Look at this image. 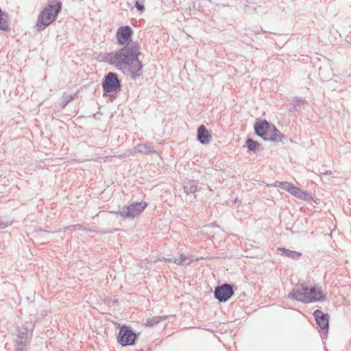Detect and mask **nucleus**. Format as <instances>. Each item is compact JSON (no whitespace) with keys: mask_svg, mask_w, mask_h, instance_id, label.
I'll return each instance as SVG.
<instances>
[{"mask_svg":"<svg viewBox=\"0 0 351 351\" xmlns=\"http://www.w3.org/2000/svg\"><path fill=\"white\" fill-rule=\"evenodd\" d=\"M305 100L300 98L293 99L291 102V106L289 108L291 112H300L301 107L304 104Z\"/></svg>","mask_w":351,"mask_h":351,"instance_id":"f3484780","label":"nucleus"},{"mask_svg":"<svg viewBox=\"0 0 351 351\" xmlns=\"http://www.w3.org/2000/svg\"><path fill=\"white\" fill-rule=\"evenodd\" d=\"M316 324L324 331V333L328 334L329 328V315L324 313L320 310H315L313 312Z\"/></svg>","mask_w":351,"mask_h":351,"instance_id":"1a4fd4ad","label":"nucleus"},{"mask_svg":"<svg viewBox=\"0 0 351 351\" xmlns=\"http://www.w3.org/2000/svg\"><path fill=\"white\" fill-rule=\"evenodd\" d=\"M108 96L109 97L110 100L113 101L116 98V95H112L111 93H108Z\"/></svg>","mask_w":351,"mask_h":351,"instance_id":"c756f323","label":"nucleus"},{"mask_svg":"<svg viewBox=\"0 0 351 351\" xmlns=\"http://www.w3.org/2000/svg\"><path fill=\"white\" fill-rule=\"evenodd\" d=\"M134 5L136 8V9L141 12H143L145 9L143 3L139 1H136L134 3Z\"/></svg>","mask_w":351,"mask_h":351,"instance_id":"bb28decb","label":"nucleus"},{"mask_svg":"<svg viewBox=\"0 0 351 351\" xmlns=\"http://www.w3.org/2000/svg\"><path fill=\"white\" fill-rule=\"evenodd\" d=\"M208 1H210V0H208Z\"/></svg>","mask_w":351,"mask_h":351,"instance_id":"2f4dec72","label":"nucleus"},{"mask_svg":"<svg viewBox=\"0 0 351 351\" xmlns=\"http://www.w3.org/2000/svg\"><path fill=\"white\" fill-rule=\"evenodd\" d=\"M306 296V291H302V283L300 284V289H293L288 295L289 299L297 300L302 303H307Z\"/></svg>","mask_w":351,"mask_h":351,"instance_id":"ddd939ff","label":"nucleus"},{"mask_svg":"<svg viewBox=\"0 0 351 351\" xmlns=\"http://www.w3.org/2000/svg\"><path fill=\"white\" fill-rule=\"evenodd\" d=\"M300 199L310 201L312 199V195L308 192L304 191Z\"/></svg>","mask_w":351,"mask_h":351,"instance_id":"a878e982","label":"nucleus"},{"mask_svg":"<svg viewBox=\"0 0 351 351\" xmlns=\"http://www.w3.org/2000/svg\"><path fill=\"white\" fill-rule=\"evenodd\" d=\"M278 252H280L282 255L293 259L298 258L301 256L300 252L286 249L285 247H278Z\"/></svg>","mask_w":351,"mask_h":351,"instance_id":"dca6fc26","label":"nucleus"},{"mask_svg":"<svg viewBox=\"0 0 351 351\" xmlns=\"http://www.w3.org/2000/svg\"><path fill=\"white\" fill-rule=\"evenodd\" d=\"M265 134H267L266 137L265 136L261 137L264 141L278 142L281 141L282 137H283V134L280 133L276 126L273 124H270L269 123L268 130L265 131Z\"/></svg>","mask_w":351,"mask_h":351,"instance_id":"9d476101","label":"nucleus"},{"mask_svg":"<svg viewBox=\"0 0 351 351\" xmlns=\"http://www.w3.org/2000/svg\"><path fill=\"white\" fill-rule=\"evenodd\" d=\"M11 224V222H8V221H6V222H3V221H0V229H4L6 227H8L9 225Z\"/></svg>","mask_w":351,"mask_h":351,"instance_id":"cd10ccee","label":"nucleus"},{"mask_svg":"<svg viewBox=\"0 0 351 351\" xmlns=\"http://www.w3.org/2000/svg\"><path fill=\"white\" fill-rule=\"evenodd\" d=\"M302 291H306V298L307 299V303L313 302H324L326 300V294L324 293L320 288L313 286L308 288L302 283Z\"/></svg>","mask_w":351,"mask_h":351,"instance_id":"423d86ee","label":"nucleus"},{"mask_svg":"<svg viewBox=\"0 0 351 351\" xmlns=\"http://www.w3.org/2000/svg\"><path fill=\"white\" fill-rule=\"evenodd\" d=\"M269 122L266 120L258 121L255 122L254 125V131L256 135L262 137L263 136H267L265 131L268 130Z\"/></svg>","mask_w":351,"mask_h":351,"instance_id":"4468645a","label":"nucleus"},{"mask_svg":"<svg viewBox=\"0 0 351 351\" xmlns=\"http://www.w3.org/2000/svg\"><path fill=\"white\" fill-rule=\"evenodd\" d=\"M147 206L145 202H133L128 206H123L115 213L123 219H134L138 216Z\"/></svg>","mask_w":351,"mask_h":351,"instance_id":"7ed1b4c3","label":"nucleus"},{"mask_svg":"<svg viewBox=\"0 0 351 351\" xmlns=\"http://www.w3.org/2000/svg\"><path fill=\"white\" fill-rule=\"evenodd\" d=\"M102 88L104 95L106 93H119L121 89V82L118 78V75L114 72H109L102 80Z\"/></svg>","mask_w":351,"mask_h":351,"instance_id":"20e7f679","label":"nucleus"},{"mask_svg":"<svg viewBox=\"0 0 351 351\" xmlns=\"http://www.w3.org/2000/svg\"><path fill=\"white\" fill-rule=\"evenodd\" d=\"M197 182L192 180H189L187 183H186L184 186V193L186 194L188 197L187 200L191 202L193 201V199L196 197V192L197 191Z\"/></svg>","mask_w":351,"mask_h":351,"instance_id":"f8f14e48","label":"nucleus"},{"mask_svg":"<svg viewBox=\"0 0 351 351\" xmlns=\"http://www.w3.org/2000/svg\"><path fill=\"white\" fill-rule=\"evenodd\" d=\"M291 195H294L295 197L300 199L304 193L300 188L295 186L293 184L292 187H291V191L289 192Z\"/></svg>","mask_w":351,"mask_h":351,"instance_id":"4be33fe9","label":"nucleus"},{"mask_svg":"<svg viewBox=\"0 0 351 351\" xmlns=\"http://www.w3.org/2000/svg\"><path fill=\"white\" fill-rule=\"evenodd\" d=\"M132 34L133 29L130 26L125 25L119 27L116 34L117 43L125 46L128 43L133 42L132 40Z\"/></svg>","mask_w":351,"mask_h":351,"instance_id":"6e6552de","label":"nucleus"},{"mask_svg":"<svg viewBox=\"0 0 351 351\" xmlns=\"http://www.w3.org/2000/svg\"><path fill=\"white\" fill-rule=\"evenodd\" d=\"M28 337H29V332L27 330V328H22L19 330V335L17 336V337H18L17 340L27 342Z\"/></svg>","mask_w":351,"mask_h":351,"instance_id":"412c9836","label":"nucleus"},{"mask_svg":"<svg viewBox=\"0 0 351 351\" xmlns=\"http://www.w3.org/2000/svg\"><path fill=\"white\" fill-rule=\"evenodd\" d=\"M136 335L133 332L131 327L123 325L119 329L117 335V341L123 346L134 345Z\"/></svg>","mask_w":351,"mask_h":351,"instance_id":"39448f33","label":"nucleus"},{"mask_svg":"<svg viewBox=\"0 0 351 351\" xmlns=\"http://www.w3.org/2000/svg\"><path fill=\"white\" fill-rule=\"evenodd\" d=\"M198 328L199 329H203V330H208V331H210L211 332H215V330L213 329V328H206L204 327V324H199Z\"/></svg>","mask_w":351,"mask_h":351,"instance_id":"c85d7f7f","label":"nucleus"},{"mask_svg":"<svg viewBox=\"0 0 351 351\" xmlns=\"http://www.w3.org/2000/svg\"><path fill=\"white\" fill-rule=\"evenodd\" d=\"M213 140L212 131L208 130L204 125H199V143L208 145Z\"/></svg>","mask_w":351,"mask_h":351,"instance_id":"9b49d317","label":"nucleus"},{"mask_svg":"<svg viewBox=\"0 0 351 351\" xmlns=\"http://www.w3.org/2000/svg\"><path fill=\"white\" fill-rule=\"evenodd\" d=\"M167 317V315H160L149 317L146 319L145 325L148 327H153L161 321L165 320Z\"/></svg>","mask_w":351,"mask_h":351,"instance_id":"2eb2a0df","label":"nucleus"},{"mask_svg":"<svg viewBox=\"0 0 351 351\" xmlns=\"http://www.w3.org/2000/svg\"><path fill=\"white\" fill-rule=\"evenodd\" d=\"M277 183L278 184H276V186H278L281 189L285 190L289 193L291 191V187H292L293 186V184L289 182H278Z\"/></svg>","mask_w":351,"mask_h":351,"instance_id":"5701e85b","label":"nucleus"},{"mask_svg":"<svg viewBox=\"0 0 351 351\" xmlns=\"http://www.w3.org/2000/svg\"><path fill=\"white\" fill-rule=\"evenodd\" d=\"M245 145L248 150L254 153H256L259 149L258 143L254 141L252 138H247L245 141Z\"/></svg>","mask_w":351,"mask_h":351,"instance_id":"6ab92c4d","label":"nucleus"},{"mask_svg":"<svg viewBox=\"0 0 351 351\" xmlns=\"http://www.w3.org/2000/svg\"><path fill=\"white\" fill-rule=\"evenodd\" d=\"M26 344H27V342H25V341L16 340L15 348H26Z\"/></svg>","mask_w":351,"mask_h":351,"instance_id":"393cba45","label":"nucleus"},{"mask_svg":"<svg viewBox=\"0 0 351 351\" xmlns=\"http://www.w3.org/2000/svg\"><path fill=\"white\" fill-rule=\"evenodd\" d=\"M169 262H173L174 263L178 265H189L191 262V260L189 258L186 257L185 256L181 255L178 258H169L167 259Z\"/></svg>","mask_w":351,"mask_h":351,"instance_id":"a211bd4d","label":"nucleus"},{"mask_svg":"<svg viewBox=\"0 0 351 351\" xmlns=\"http://www.w3.org/2000/svg\"><path fill=\"white\" fill-rule=\"evenodd\" d=\"M61 9L62 3L60 1H57L55 5L47 4L39 15L37 23L38 30H43L51 24L56 19Z\"/></svg>","mask_w":351,"mask_h":351,"instance_id":"f03ea898","label":"nucleus"},{"mask_svg":"<svg viewBox=\"0 0 351 351\" xmlns=\"http://www.w3.org/2000/svg\"><path fill=\"white\" fill-rule=\"evenodd\" d=\"M234 294L232 287L230 284H223L215 287V298L220 302L228 301Z\"/></svg>","mask_w":351,"mask_h":351,"instance_id":"0eeeda50","label":"nucleus"},{"mask_svg":"<svg viewBox=\"0 0 351 351\" xmlns=\"http://www.w3.org/2000/svg\"><path fill=\"white\" fill-rule=\"evenodd\" d=\"M136 149L138 152L145 154H149L155 152V150L152 147H149L146 144H139Z\"/></svg>","mask_w":351,"mask_h":351,"instance_id":"aec40b11","label":"nucleus"},{"mask_svg":"<svg viewBox=\"0 0 351 351\" xmlns=\"http://www.w3.org/2000/svg\"><path fill=\"white\" fill-rule=\"evenodd\" d=\"M14 351H27L26 348H15Z\"/></svg>","mask_w":351,"mask_h":351,"instance_id":"7c9ffc66","label":"nucleus"},{"mask_svg":"<svg viewBox=\"0 0 351 351\" xmlns=\"http://www.w3.org/2000/svg\"><path fill=\"white\" fill-rule=\"evenodd\" d=\"M141 54L138 43L132 42L117 51L104 53L102 60L119 70L126 69L132 79L136 80L142 75L143 64L138 58Z\"/></svg>","mask_w":351,"mask_h":351,"instance_id":"f257e3e1","label":"nucleus"},{"mask_svg":"<svg viewBox=\"0 0 351 351\" xmlns=\"http://www.w3.org/2000/svg\"><path fill=\"white\" fill-rule=\"evenodd\" d=\"M75 95H64L63 100L61 104L62 108H64L71 101L73 100Z\"/></svg>","mask_w":351,"mask_h":351,"instance_id":"b1692460","label":"nucleus"}]
</instances>
